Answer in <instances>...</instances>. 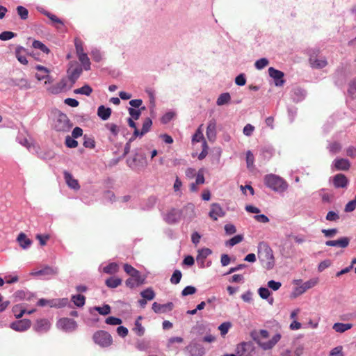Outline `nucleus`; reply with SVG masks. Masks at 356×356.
I'll use <instances>...</instances> for the list:
<instances>
[{
  "mask_svg": "<svg viewBox=\"0 0 356 356\" xmlns=\"http://www.w3.org/2000/svg\"><path fill=\"white\" fill-rule=\"evenodd\" d=\"M253 340L264 350L272 349L280 340L281 334H275L271 339L266 341L269 337V332L266 330L254 331L252 333Z\"/></svg>",
  "mask_w": 356,
  "mask_h": 356,
  "instance_id": "nucleus-1",
  "label": "nucleus"
},
{
  "mask_svg": "<svg viewBox=\"0 0 356 356\" xmlns=\"http://www.w3.org/2000/svg\"><path fill=\"white\" fill-rule=\"evenodd\" d=\"M258 256L264 267L272 269L275 265L273 252L270 247L265 242H260L258 245Z\"/></svg>",
  "mask_w": 356,
  "mask_h": 356,
  "instance_id": "nucleus-2",
  "label": "nucleus"
},
{
  "mask_svg": "<svg viewBox=\"0 0 356 356\" xmlns=\"http://www.w3.org/2000/svg\"><path fill=\"white\" fill-rule=\"evenodd\" d=\"M264 181L268 188L277 193H283L288 188L287 183L282 177L275 175H266Z\"/></svg>",
  "mask_w": 356,
  "mask_h": 356,
  "instance_id": "nucleus-3",
  "label": "nucleus"
},
{
  "mask_svg": "<svg viewBox=\"0 0 356 356\" xmlns=\"http://www.w3.org/2000/svg\"><path fill=\"white\" fill-rule=\"evenodd\" d=\"M72 127L70 119L66 114L59 113L54 120V128L59 132H68Z\"/></svg>",
  "mask_w": 356,
  "mask_h": 356,
  "instance_id": "nucleus-4",
  "label": "nucleus"
},
{
  "mask_svg": "<svg viewBox=\"0 0 356 356\" xmlns=\"http://www.w3.org/2000/svg\"><path fill=\"white\" fill-rule=\"evenodd\" d=\"M92 338L95 343L102 347H108L111 346L113 342L111 335L108 332L104 330L96 332L93 334Z\"/></svg>",
  "mask_w": 356,
  "mask_h": 356,
  "instance_id": "nucleus-5",
  "label": "nucleus"
},
{
  "mask_svg": "<svg viewBox=\"0 0 356 356\" xmlns=\"http://www.w3.org/2000/svg\"><path fill=\"white\" fill-rule=\"evenodd\" d=\"M127 165L132 169H136L138 167H144L147 165L146 158L144 154L136 152L132 159L127 160Z\"/></svg>",
  "mask_w": 356,
  "mask_h": 356,
  "instance_id": "nucleus-6",
  "label": "nucleus"
},
{
  "mask_svg": "<svg viewBox=\"0 0 356 356\" xmlns=\"http://www.w3.org/2000/svg\"><path fill=\"white\" fill-rule=\"evenodd\" d=\"M57 327L65 332H72L76 330L77 324L71 318H63L58 321Z\"/></svg>",
  "mask_w": 356,
  "mask_h": 356,
  "instance_id": "nucleus-7",
  "label": "nucleus"
},
{
  "mask_svg": "<svg viewBox=\"0 0 356 356\" xmlns=\"http://www.w3.org/2000/svg\"><path fill=\"white\" fill-rule=\"evenodd\" d=\"M35 69L40 72V73H37L35 74V77L38 81H41L45 79L44 83L47 84L48 83L52 82L51 77L49 75L50 71L47 67L38 65L35 66Z\"/></svg>",
  "mask_w": 356,
  "mask_h": 356,
  "instance_id": "nucleus-8",
  "label": "nucleus"
},
{
  "mask_svg": "<svg viewBox=\"0 0 356 356\" xmlns=\"http://www.w3.org/2000/svg\"><path fill=\"white\" fill-rule=\"evenodd\" d=\"M181 217V211L178 209H170L164 216L165 221L168 224H174L179 222Z\"/></svg>",
  "mask_w": 356,
  "mask_h": 356,
  "instance_id": "nucleus-9",
  "label": "nucleus"
},
{
  "mask_svg": "<svg viewBox=\"0 0 356 356\" xmlns=\"http://www.w3.org/2000/svg\"><path fill=\"white\" fill-rule=\"evenodd\" d=\"M31 322L28 319H22L12 323L10 325V328L17 332H24L30 328Z\"/></svg>",
  "mask_w": 356,
  "mask_h": 356,
  "instance_id": "nucleus-10",
  "label": "nucleus"
},
{
  "mask_svg": "<svg viewBox=\"0 0 356 356\" xmlns=\"http://www.w3.org/2000/svg\"><path fill=\"white\" fill-rule=\"evenodd\" d=\"M268 73L270 76L274 79L276 86H283L284 80L283 79L284 73L282 72L271 67L268 69Z\"/></svg>",
  "mask_w": 356,
  "mask_h": 356,
  "instance_id": "nucleus-11",
  "label": "nucleus"
},
{
  "mask_svg": "<svg viewBox=\"0 0 356 356\" xmlns=\"http://www.w3.org/2000/svg\"><path fill=\"white\" fill-rule=\"evenodd\" d=\"M191 356H202L204 354L203 346L195 341H192L187 347Z\"/></svg>",
  "mask_w": 356,
  "mask_h": 356,
  "instance_id": "nucleus-12",
  "label": "nucleus"
},
{
  "mask_svg": "<svg viewBox=\"0 0 356 356\" xmlns=\"http://www.w3.org/2000/svg\"><path fill=\"white\" fill-rule=\"evenodd\" d=\"M225 213L222 208L218 203H213L211 205V210L209 213V216L213 220H217L218 218L223 217Z\"/></svg>",
  "mask_w": 356,
  "mask_h": 356,
  "instance_id": "nucleus-13",
  "label": "nucleus"
},
{
  "mask_svg": "<svg viewBox=\"0 0 356 356\" xmlns=\"http://www.w3.org/2000/svg\"><path fill=\"white\" fill-rule=\"evenodd\" d=\"M216 122L214 119L209 120L207 128V136L209 141H214L216 137Z\"/></svg>",
  "mask_w": 356,
  "mask_h": 356,
  "instance_id": "nucleus-14",
  "label": "nucleus"
},
{
  "mask_svg": "<svg viewBox=\"0 0 356 356\" xmlns=\"http://www.w3.org/2000/svg\"><path fill=\"white\" fill-rule=\"evenodd\" d=\"M333 184L336 188H346L348 184L347 177L343 174H337L333 177Z\"/></svg>",
  "mask_w": 356,
  "mask_h": 356,
  "instance_id": "nucleus-15",
  "label": "nucleus"
},
{
  "mask_svg": "<svg viewBox=\"0 0 356 356\" xmlns=\"http://www.w3.org/2000/svg\"><path fill=\"white\" fill-rule=\"evenodd\" d=\"M172 307L173 304L172 302L161 305L155 302L152 304V309L155 313L158 314L165 313L168 311H171L172 309Z\"/></svg>",
  "mask_w": 356,
  "mask_h": 356,
  "instance_id": "nucleus-16",
  "label": "nucleus"
},
{
  "mask_svg": "<svg viewBox=\"0 0 356 356\" xmlns=\"http://www.w3.org/2000/svg\"><path fill=\"white\" fill-rule=\"evenodd\" d=\"M51 324L47 319H39L36 321L34 329L38 332H46L50 328Z\"/></svg>",
  "mask_w": 356,
  "mask_h": 356,
  "instance_id": "nucleus-17",
  "label": "nucleus"
},
{
  "mask_svg": "<svg viewBox=\"0 0 356 356\" xmlns=\"http://www.w3.org/2000/svg\"><path fill=\"white\" fill-rule=\"evenodd\" d=\"M63 174L65 182L70 188L74 190H79L80 188L78 181L70 172L65 171Z\"/></svg>",
  "mask_w": 356,
  "mask_h": 356,
  "instance_id": "nucleus-18",
  "label": "nucleus"
},
{
  "mask_svg": "<svg viewBox=\"0 0 356 356\" xmlns=\"http://www.w3.org/2000/svg\"><path fill=\"white\" fill-rule=\"evenodd\" d=\"M309 63L312 67L316 69L323 68L327 65V62L325 58H316L314 56L310 57Z\"/></svg>",
  "mask_w": 356,
  "mask_h": 356,
  "instance_id": "nucleus-19",
  "label": "nucleus"
},
{
  "mask_svg": "<svg viewBox=\"0 0 356 356\" xmlns=\"http://www.w3.org/2000/svg\"><path fill=\"white\" fill-rule=\"evenodd\" d=\"M10 81L12 86H17L22 90H26L31 88L30 83L25 78L12 79Z\"/></svg>",
  "mask_w": 356,
  "mask_h": 356,
  "instance_id": "nucleus-20",
  "label": "nucleus"
},
{
  "mask_svg": "<svg viewBox=\"0 0 356 356\" xmlns=\"http://www.w3.org/2000/svg\"><path fill=\"white\" fill-rule=\"evenodd\" d=\"M124 271L129 274L131 277H136L137 280H138L140 282H144V279L142 278L140 272L134 268L133 266H131L129 264H124Z\"/></svg>",
  "mask_w": 356,
  "mask_h": 356,
  "instance_id": "nucleus-21",
  "label": "nucleus"
},
{
  "mask_svg": "<svg viewBox=\"0 0 356 356\" xmlns=\"http://www.w3.org/2000/svg\"><path fill=\"white\" fill-rule=\"evenodd\" d=\"M349 242L350 240L348 237H342L338 240L327 241L325 244L327 246H338L344 248L348 245Z\"/></svg>",
  "mask_w": 356,
  "mask_h": 356,
  "instance_id": "nucleus-22",
  "label": "nucleus"
},
{
  "mask_svg": "<svg viewBox=\"0 0 356 356\" xmlns=\"http://www.w3.org/2000/svg\"><path fill=\"white\" fill-rule=\"evenodd\" d=\"M333 165L338 170H347L350 166L349 161L346 159H337L334 161Z\"/></svg>",
  "mask_w": 356,
  "mask_h": 356,
  "instance_id": "nucleus-23",
  "label": "nucleus"
},
{
  "mask_svg": "<svg viewBox=\"0 0 356 356\" xmlns=\"http://www.w3.org/2000/svg\"><path fill=\"white\" fill-rule=\"evenodd\" d=\"M211 250L209 248H202L198 251L196 260L201 267H204L205 259L211 254Z\"/></svg>",
  "mask_w": 356,
  "mask_h": 356,
  "instance_id": "nucleus-24",
  "label": "nucleus"
},
{
  "mask_svg": "<svg viewBox=\"0 0 356 356\" xmlns=\"http://www.w3.org/2000/svg\"><path fill=\"white\" fill-rule=\"evenodd\" d=\"M26 54V49L23 47H17L15 49V56L18 61L23 65L28 64V60L25 56Z\"/></svg>",
  "mask_w": 356,
  "mask_h": 356,
  "instance_id": "nucleus-25",
  "label": "nucleus"
},
{
  "mask_svg": "<svg viewBox=\"0 0 356 356\" xmlns=\"http://www.w3.org/2000/svg\"><path fill=\"white\" fill-rule=\"evenodd\" d=\"M17 241L19 243L20 247L23 249L29 248L32 244V241L27 238L26 235L22 232L18 235Z\"/></svg>",
  "mask_w": 356,
  "mask_h": 356,
  "instance_id": "nucleus-26",
  "label": "nucleus"
},
{
  "mask_svg": "<svg viewBox=\"0 0 356 356\" xmlns=\"http://www.w3.org/2000/svg\"><path fill=\"white\" fill-rule=\"evenodd\" d=\"M97 115L102 120H106L111 115V109L102 105L97 109Z\"/></svg>",
  "mask_w": 356,
  "mask_h": 356,
  "instance_id": "nucleus-27",
  "label": "nucleus"
},
{
  "mask_svg": "<svg viewBox=\"0 0 356 356\" xmlns=\"http://www.w3.org/2000/svg\"><path fill=\"white\" fill-rule=\"evenodd\" d=\"M353 326L351 323H335L332 326V329L337 332L343 333L351 329Z\"/></svg>",
  "mask_w": 356,
  "mask_h": 356,
  "instance_id": "nucleus-28",
  "label": "nucleus"
},
{
  "mask_svg": "<svg viewBox=\"0 0 356 356\" xmlns=\"http://www.w3.org/2000/svg\"><path fill=\"white\" fill-rule=\"evenodd\" d=\"M72 302L78 307H82L86 302V298L83 295H74L71 298Z\"/></svg>",
  "mask_w": 356,
  "mask_h": 356,
  "instance_id": "nucleus-29",
  "label": "nucleus"
},
{
  "mask_svg": "<svg viewBox=\"0 0 356 356\" xmlns=\"http://www.w3.org/2000/svg\"><path fill=\"white\" fill-rule=\"evenodd\" d=\"M231 100V96L229 92H225L220 95L216 100L218 106H222L228 104Z\"/></svg>",
  "mask_w": 356,
  "mask_h": 356,
  "instance_id": "nucleus-30",
  "label": "nucleus"
},
{
  "mask_svg": "<svg viewBox=\"0 0 356 356\" xmlns=\"http://www.w3.org/2000/svg\"><path fill=\"white\" fill-rule=\"evenodd\" d=\"M79 61L81 63L83 66L84 70H88L90 68V62L88 55L86 53H81L79 55H77Z\"/></svg>",
  "mask_w": 356,
  "mask_h": 356,
  "instance_id": "nucleus-31",
  "label": "nucleus"
},
{
  "mask_svg": "<svg viewBox=\"0 0 356 356\" xmlns=\"http://www.w3.org/2000/svg\"><path fill=\"white\" fill-rule=\"evenodd\" d=\"M92 92V88L88 84L74 90V94L84 95L86 96H90Z\"/></svg>",
  "mask_w": 356,
  "mask_h": 356,
  "instance_id": "nucleus-32",
  "label": "nucleus"
},
{
  "mask_svg": "<svg viewBox=\"0 0 356 356\" xmlns=\"http://www.w3.org/2000/svg\"><path fill=\"white\" fill-rule=\"evenodd\" d=\"M136 347L140 351H146L150 348V341L143 339L136 342Z\"/></svg>",
  "mask_w": 356,
  "mask_h": 356,
  "instance_id": "nucleus-33",
  "label": "nucleus"
},
{
  "mask_svg": "<svg viewBox=\"0 0 356 356\" xmlns=\"http://www.w3.org/2000/svg\"><path fill=\"white\" fill-rule=\"evenodd\" d=\"M122 284V280L118 277H110L106 280V284L109 288H116Z\"/></svg>",
  "mask_w": 356,
  "mask_h": 356,
  "instance_id": "nucleus-34",
  "label": "nucleus"
},
{
  "mask_svg": "<svg viewBox=\"0 0 356 356\" xmlns=\"http://www.w3.org/2000/svg\"><path fill=\"white\" fill-rule=\"evenodd\" d=\"M140 296L144 299L152 300L155 298V293L152 288H147L140 292Z\"/></svg>",
  "mask_w": 356,
  "mask_h": 356,
  "instance_id": "nucleus-35",
  "label": "nucleus"
},
{
  "mask_svg": "<svg viewBox=\"0 0 356 356\" xmlns=\"http://www.w3.org/2000/svg\"><path fill=\"white\" fill-rule=\"evenodd\" d=\"M32 47L35 49H38L41 50L42 52L45 54H49L50 50L42 42L39 40H34L32 44Z\"/></svg>",
  "mask_w": 356,
  "mask_h": 356,
  "instance_id": "nucleus-36",
  "label": "nucleus"
},
{
  "mask_svg": "<svg viewBox=\"0 0 356 356\" xmlns=\"http://www.w3.org/2000/svg\"><path fill=\"white\" fill-rule=\"evenodd\" d=\"M55 273H56V271H54V270L53 268H51L50 267H45L44 268H43L40 270L32 272L31 275L37 276V275H52V274H55Z\"/></svg>",
  "mask_w": 356,
  "mask_h": 356,
  "instance_id": "nucleus-37",
  "label": "nucleus"
},
{
  "mask_svg": "<svg viewBox=\"0 0 356 356\" xmlns=\"http://www.w3.org/2000/svg\"><path fill=\"white\" fill-rule=\"evenodd\" d=\"M103 270L107 274H114L118 270V265L116 263H111L105 266Z\"/></svg>",
  "mask_w": 356,
  "mask_h": 356,
  "instance_id": "nucleus-38",
  "label": "nucleus"
},
{
  "mask_svg": "<svg viewBox=\"0 0 356 356\" xmlns=\"http://www.w3.org/2000/svg\"><path fill=\"white\" fill-rule=\"evenodd\" d=\"M182 274L179 270H175L170 278V282L173 284H177L180 282Z\"/></svg>",
  "mask_w": 356,
  "mask_h": 356,
  "instance_id": "nucleus-39",
  "label": "nucleus"
},
{
  "mask_svg": "<svg viewBox=\"0 0 356 356\" xmlns=\"http://www.w3.org/2000/svg\"><path fill=\"white\" fill-rule=\"evenodd\" d=\"M13 312L17 318H20L26 312V310L21 305H17L13 307Z\"/></svg>",
  "mask_w": 356,
  "mask_h": 356,
  "instance_id": "nucleus-40",
  "label": "nucleus"
},
{
  "mask_svg": "<svg viewBox=\"0 0 356 356\" xmlns=\"http://www.w3.org/2000/svg\"><path fill=\"white\" fill-rule=\"evenodd\" d=\"M243 239L242 235H236L232 237L231 239L226 242V245L232 247L239 243H241Z\"/></svg>",
  "mask_w": 356,
  "mask_h": 356,
  "instance_id": "nucleus-41",
  "label": "nucleus"
},
{
  "mask_svg": "<svg viewBox=\"0 0 356 356\" xmlns=\"http://www.w3.org/2000/svg\"><path fill=\"white\" fill-rule=\"evenodd\" d=\"M133 330L140 337L143 336L145 333V328L138 321H136Z\"/></svg>",
  "mask_w": 356,
  "mask_h": 356,
  "instance_id": "nucleus-42",
  "label": "nucleus"
},
{
  "mask_svg": "<svg viewBox=\"0 0 356 356\" xmlns=\"http://www.w3.org/2000/svg\"><path fill=\"white\" fill-rule=\"evenodd\" d=\"M269 64V61L266 58H262L259 60H257L255 63L254 66L257 70H262L264 67H266Z\"/></svg>",
  "mask_w": 356,
  "mask_h": 356,
  "instance_id": "nucleus-43",
  "label": "nucleus"
},
{
  "mask_svg": "<svg viewBox=\"0 0 356 356\" xmlns=\"http://www.w3.org/2000/svg\"><path fill=\"white\" fill-rule=\"evenodd\" d=\"M318 282L319 279L318 277H314L304 282L302 284L304 285L306 290H308L316 286Z\"/></svg>",
  "mask_w": 356,
  "mask_h": 356,
  "instance_id": "nucleus-44",
  "label": "nucleus"
},
{
  "mask_svg": "<svg viewBox=\"0 0 356 356\" xmlns=\"http://www.w3.org/2000/svg\"><path fill=\"white\" fill-rule=\"evenodd\" d=\"M93 309L102 315H107L111 313V307L108 305H104L103 307H95Z\"/></svg>",
  "mask_w": 356,
  "mask_h": 356,
  "instance_id": "nucleus-45",
  "label": "nucleus"
},
{
  "mask_svg": "<svg viewBox=\"0 0 356 356\" xmlns=\"http://www.w3.org/2000/svg\"><path fill=\"white\" fill-rule=\"evenodd\" d=\"M152 124V120L149 118H146L143 124L141 134H145L146 133H147L150 130Z\"/></svg>",
  "mask_w": 356,
  "mask_h": 356,
  "instance_id": "nucleus-46",
  "label": "nucleus"
},
{
  "mask_svg": "<svg viewBox=\"0 0 356 356\" xmlns=\"http://www.w3.org/2000/svg\"><path fill=\"white\" fill-rule=\"evenodd\" d=\"M143 284V282H140L137 280L136 277H131L130 278L126 280V285L130 288H134L140 284Z\"/></svg>",
  "mask_w": 356,
  "mask_h": 356,
  "instance_id": "nucleus-47",
  "label": "nucleus"
},
{
  "mask_svg": "<svg viewBox=\"0 0 356 356\" xmlns=\"http://www.w3.org/2000/svg\"><path fill=\"white\" fill-rule=\"evenodd\" d=\"M202 126L203 125L201 124L200 126V127L197 129V130L196 131L195 134L193 135V139H192L193 142H200L204 139L202 129Z\"/></svg>",
  "mask_w": 356,
  "mask_h": 356,
  "instance_id": "nucleus-48",
  "label": "nucleus"
},
{
  "mask_svg": "<svg viewBox=\"0 0 356 356\" xmlns=\"http://www.w3.org/2000/svg\"><path fill=\"white\" fill-rule=\"evenodd\" d=\"M145 107H142L140 109H135L134 108H129V113L131 118L138 120L141 114V110H144Z\"/></svg>",
  "mask_w": 356,
  "mask_h": 356,
  "instance_id": "nucleus-49",
  "label": "nucleus"
},
{
  "mask_svg": "<svg viewBox=\"0 0 356 356\" xmlns=\"http://www.w3.org/2000/svg\"><path fill=\"white\" fill-rule=\"evenodd\" d=\"M17 11L22 19H26L28 18L29 11L26 8L19 6L17 7Z\"/></svg>",
  "mask_w": 356,
  "mask_h": 356,
  "instance_id": "nucleus-50",
  "label": "nucleus"
},
{
  "mask_svg": "<svg viewBox=\"0 0 356 356\" xmlns=\"http://www.w3.org/2000/svg\"><path fill=\"white\" fill-rule=\"evenodd\" d=\"M232 324L229 322H225L220 324L218 327V330L220 332V334L223 336L225 335L228 331L229 329L231 327Z\"/></svg>",
  "mask_w": 356,
  "mask_h": 356,
  "instance_id": "nucleus-51",
  "label": "nucleus"
},
{
  "mask_svg": "<svg viewBox=\"0 0 356 356\" xmlns=\"http://www.w3.org/2000/svg\"><path fill=\"white\" fill-rule=\"evenodd\" d=\"M258 293L262 299L267 300L270 297V291L267 288L260 287Z\"/></svg>",
  "mask_w": 356,
  "mask_h": 356,
  "instance_id": "nucleus-52",
  "label": "nucleus"
},
{
  "mask_svg": "<svg viewBox=\"0 0 356 356\" xmlns=\"http://www.w3.org/2000/svg\"><path fill=\"white\" fill-rule=\"evenodd\" d=\"M156 202V198L153 196L150 197L147 200L145 204L143 206L142 209L144 210L149 209L155 205Z\"/></svg>",
  "mask_w": 356,
  "mask_h": 356,
  "instance_id": "nucleus-53",
  "label": "nucleus"
},
{
  "mask_svg": "<svg viewBox=\"0 0 356 356\" xmlns=\"http://www.w3.org/2000/svg\"><path fill=\"white\" fill-rule=\"evenodd\" d=\"M65 145L67 147L75 148L78 145V142L71 136H67L65 138Z\"/></svg>",
  "mask_w": 356,
  "mask_h": 356,
  "instance_id": "nucleus-54",
  "label": "nucleus"
},
{
  "mask_svg": "<svg viewBox=\"0 0 356 356\" xmlns=\"http://www.w3.org/2000/svg\"><path fill=\"white\" fill-rule=\"evenodd\" d=\"M16 35L15 33L11 31H3L0 33V40L3 41L8 40L12 39Z\"/></svg>",
  "mask_w": 356,
  "mask_h": 356,
  "instance_id": "nucleus-55",
  "label": "nucleus"
},
{
  "mask_svg": "<svg viewBox=\"0 0 356 356\" xmlns=\"http://www.w3.org/2000/svg\"><path fill=\"white\" fill-rule=\"evenodd\" d=\"M68 303L67 298H62L56 300H54L53 303L51 304V307H62L67 305Z\"/></svg>",
  "mask_w": 356,
  "mask_h": 356,
  "instance_id": "nucleus-56",
  "label": "nucleus"
},
{
  "mask_svg": "<svg viewBox=\"0 0 356 356\" xmlns=\"http://www.w3.org/2000/svg\"><path fill=\"white\" fill-rule=\"evenodd\" d=\"M81 73V70L76 68L74 69L69 75V79L70 81H72L73 83H74L77 79L79 77L80 74Z\"/></svg>",
  "mask_w": 356,
  "mask_h": 356,
  "instance_id": "nucleus-57",
  "label": "nucleus"
},
{
  "mask_svg": "<svg viewBox=\"0 0 356 356\" xmlns=\"http://www.w3.org/2000/svg\"><path fill=\"white\" fill-rule=\"evenodd\" d=\"M106 323L108 325H117L122 323V320L114 316H109L106 319Z\"/></svg>",
  "mask_w": 356,
  "mask_h": 356,
  "instance_id": "nucleus-58",
  "label": "nucleus"
},
{
  "mask_svg": "<svg viewBox=\"0 0 356 356\" xmlns=\"http://www.w3.org/2000/svg\"><path fill=\"white\" fill-rule=\"evenodd\" d=\"M196 292L195 287L193 286H186L181 291V295L183 296H186L188 295L194 294Z\"/></svg>",
  "mask_w": 356,
  "mask_h": 356,
  "instance_id": "nucleus-59",
  "label": "nucleus"
},
{
  "mask_svg": "<svg viewBox=\"0 0 356 356\" xmlns=\"http://www.w3.org/2000/svg\"><path fill=\"white\" fill-rule=\"evenodd\" d=\"M76 52L77 55L81 54V53H84L83 42L81 40L76 38L74 41Z\"/></svg>",
  "mask_w": 356,
  "mask_h": 356,
  "instance_id": "nucleus-60",
  "label": "nucleus"
},
{
  "mask_svg": "<svg viewBox=\"0 0 356 356\" xmlns=\"http://www.w3.org/2000/svg\"><path fill=\"white\" fill-rule=\"evenodd\" d=\"M254 155L250 151L246 153V163L248 168L253 167L254 165Z\"/></svg>",
  "mask_w": 356,
  "mask_h": 356,
  "instance_id": "nucleus-61",
  "label": "nucleus"
},
{
  "mask_svg": "<svg viewBox=\"0 0 356 356\" xmlns=\"http://www.w3.org/2000/svg\"><path fill=\"white\" fill-rule=\"evenodd\" d=\"M322 233L324 234V236L327 238H332V237H334L337 233L338 232L337 229L334 228V229H322Z\"/></svg>",
  "mask_w": 356,
  "mask_h": 356,
  "instance_id": "nucleus-62",
  "label": "nucleus"
},
{
  "mask_svg": "<svg viewBox=\"0 0 356 356\" xmlns=\"http://www.w3.org/2000/svg\"><path fill=\"white\" fill-rule=\"evenodd\" d=\"M267 285L270 289H273V291H277L281 287L282 284L280 282L270 280L268 282Z\"/></svg>",
  "mask_w": 356,
  "mask_h": 356,
  "instance_id": "nucleus-63",
  "label": "nucleus"
},
{
  "mask_svg": "<svg viewBox=\"0 0 356 356\" xmlns=\"http://www.w3.org/2000/svg\"><path fill=\"white\" fill-rule=\"evenodd\" d=\"M342 346H337L331 350L330 356H343Z\"/></svg>",
  "mask_w": 356,
  "mask_h": 356,
  "instance_id": "nucleus-64",
  "label": "nucleus"
}]
</instances>
